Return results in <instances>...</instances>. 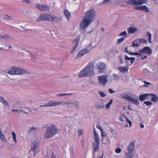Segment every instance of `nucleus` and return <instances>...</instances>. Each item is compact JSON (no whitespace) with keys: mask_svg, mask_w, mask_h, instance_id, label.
Listing matches in <instances>:
<instances>
[{"mask_svg":"<svg viewBox=\"0 0 158 158\" xmlns=\"http://www.w3.org/2000/svg\"><path fill=\"white\" fill-rule=\"evenodd\" d=\"M95 16V11L93 9L87 11L85 14L84 19L80 24V29L85 30L93 21Z\"/></svg>","mask_w":158,"mask_h":158,"instance_id":"nucleus-1","label":"nucleus"},{"mask_svg":"<svg viewBox=\"0 0 158 158\" xmlns=\"http://www.w3.org/2000/svg\"><path fill=\"white\" fill-rule=\"evenodd\" d=\"M94 63L93 62H90L80 72L79 76L80 77H91L94 76Z\"/></svg>","mask_w":158,"mask_h":158,"instance_id":"nucleus-2","label":"nucleus"},{"mask_svg":"<svg viewBox=\"0 0 158 158\" xmlns=\"http://www.w3.org/2000/svg\"><path fill=\"white\" fill-rule=\"evenodd\" d=\"M58 131V129L55 125H51L47 127L44 133V137L45 139L51 138L57 134Z\"/></svg>","mask_w":158,"mask_h":158,"instance_id":"nucleus-3","label":"nucleus"},{"mask_svg":"<svg viewBox=\"0 0 158 158\" xmlns=\"http://www.w3.org/2000/svg\"><path fill=\"white\" fill-rule=\"evenodd\" d=\"M135 141L131 142L127 148V150L124 152L127 158H132L133 152L135 150Z\"/></svg>","mask_w":158,"mask_h":158,"instance_id":"nucleus-4","label":"nucleus"},{"mask_svg":"<svg viewBox=\"0 0 158 158\" xmlns=\"http://www.w3.org/2000/svg\"><path fill=\"white\" fill-rule=\"evenodd\" d=\"M40 151L39 143L36 141L34 140L31 143L30 152L33 153L35 156Z\"/></svg>","mask_w":158,"mask_h":158,"instance_id":"nucleus-5","label":"nucleus"},{"mask_svg":"<svg viewBox=\"0 0 158 158\" xmlns=\"http://www.w3.org/2000/svg\"><path fill=\"white\" fill-rule=\"evenodd\" d=\"M56 18V17L55 16H52L49 14H45L40 15L36 21L38 22L41 20L53 21Z\"/></svg>","mask_w":158,"mask_h":158,"instance_id":"nucleus-6","label":"nucleus"},{"mask_svg":"<svg viewBox=\"0 0 158 158\" xmlns=\"http://www.w3.org/2000/svg\"><path fill=\"white\" fill-rule=\"evenodd\" d=\"M61 104V102L60 101L51 100L48 102L46 103L45 105H41L39 106V107L41 108L43 107H52L56 106Z\"/></svg>","mask_w":158,"mask_h":158,"instance_id":"nucleus-7","label":"nucleus"},{"mask_svg":"<svg viewBox=\"0 0 158 158\" xmlns=\"http://www.w3.org/2000/svg\"><path fill=\"white\" fill-rule=\"evenodd\" d=\"M148 0H128L127 3L130 4L131 5L137 6L141 5L147 2Z\"/></svg>","mask_w":158,"mask_h":158,"instance_id":"nucleus-8","label":"nucleus"},{"mask_svg":"<svg viewBox=\"0 0 158 158\" xmlns=\"http://www.w3.org/2000/svg\"><path fill=\"white\" fill-rule=\"evenodd\" d=\"M96 69H97L100 73L104 72L106 67V64L102 62H100L97 64L96 65Z\"/></svg>","mask_w":158,"mask_h":158,"instance_id":"nucleus-9","label":"nucleus"},{"mask_svg":"<svg viewBox=\"0 0 158 158\" xmlns=\"http://www.w3.org/2000/svg\"><path fill=\"white\" fill-rule=\"evenodd\" d=\"M108 77V75H103L99 76L98 80L100 85H103L104 86H105L108 82V80L107 79Z\"/></svg>","mask_w":158,"mask_h":158,"instance_id":"nucleus-10","label":"nucleus"},{"mask_svg":"<svg viewBox=\"0 0 158 158\" xmlns=\"http://www.w3.org/2000/svg\"><path fill=\"white\" fill-rule=\"evenodd\" d=\"M90 46L91 47L90 48H89V47H88L87 48L83 49L80 51L77 55L75 59H77L78 58L80 57L85 54L88 53L89 52V50L92 49V44H90Z\"/></svg>","mask_w":158,"mask_h":158,"instance_id":"nucleus-11","label":"nucleus"},{"mask_svg":"<svg viewBox=\"0 0 158 158\" xmlns=\"http://www.w3.org/2000/svg\"><path fill=\"white\" fill-rule=\"evenodd\" d=\"M36 8L40 10L41 11H45L46 10L49 11L50 9L49 7L46 5H41L39 3L36 4Z\"/></svg>","mask_w":158,"mask_h":158,"instance_id":"nucleus-12","label":"nucleus"},{"mask_svg":"<svg viewBox=\"0 0 158 158\" xmlns=\"http://www.w3.org/2000/svg\"><path fill=\"white\" fill-rule=\"evenodd\" d=\"M138 52L140 53H145L151 55L152 53V50L149 47L145 46L141 50L139 51Z\"/></svg>","mask_w":158,"mask_h":158,"instance_id":"nucleus-13","label":"nucleus"},{"mask_svg":"<svg viewBox=\"0 0 158 158\" xmlns=\"http://www.w3.org/2000/svg\"><path fill=\"white\" fill-rule=\"evenodd\" d=\"M94 142L92 143L94 150V152H97L99 149V139L98 138H94Z\"/></svg>","mask_w":158,"mask_h":158,"instance_id":"nucleus-14","label":"nucleus"},{"mask_svg":"<svg viewBox=\"0 0 158 158\" xmlns=\"http://www.w3.org/2000/svg\"><path fill=\"white\" fill-rule=\"evenodd\" d=\"M3 39L4 40H12V37L9 34L4 32H2L0 34V40Z\"/></svg>","mask_w":158,"mask_h":158,"instance_id":"nucleus-15","label":"nucleus"},{"mask_svg":"<svg viewBox=\"0 0 158 158\" xmlns=\"http://www.w3.org/2000/svg\"><path fill=\"white\" fill-rule=\"evenodd\" d=\"M134 8V9L137 10H142L147 13H148L149 12L148 8L145 6H141L135 7Z\"/></svg>","mask_w":158,"mask_h":158,"instance_id":"nucleus-16","label":"nucleus"},{"mask_svg":"<svg viewBox=\"0 0 158 158\" xmlns=\"http://www.w3.org/2000/svg\"><path fill=\"white\" fill-rule=\"evenodd\" d=\"M16 75H21L24 74L26 71L23 69L21 68L15 67Z\"/></svg>","mask_w":158,"mask_h":158,"instance_id":"nucleus-17","label":"nucleus"},{"mask_svg":"<svg viewBox=\"0 0 158 158\" xmlns=\"http://www.w3.org/2000/svg\"><path fill=\"white\" fill-rule=\"evenodd\" d=\"M128 99V101L135 104L136 105H138L139 104V103L138 102V98H137L136 99H135L130 97Z\"/></svg>","mask_w":158,"mask_h":158,"instance_id":"nucleus-18","label":"nucleus"},{"mask_svg":"<svg viewBox=\"0 0 158 158\" xmlns=\"http://www.w3.org/2000/svg\"><path fill=\"white\" fill-rule=\"evenodd\" d=\"M137 31V29L133 27H130L127 29L128 33L129 34H133L136 32Z\"/></svg>","mask_w":158,"mask_h":158,"instance_id":"nucleus-19","label":"nucleus"},{"mask_svg":"<svg viewBox=\"0 0 158 158\" xmlns=\"http://www.w3.org/2000/svg\"><path fill=\"white\" fill-rule=\"evenodd\" d=\"M0 102H1L4 106H9V103L6 100L4 99L3 97H0Z\"/></svg>","mask_w":158,"mask_h":158,"instance_id":"nucleus-20","label":"nucleus"},{"mask_svg":"<svg viewBox=\"0 0 158 158\" xmlns=\"http://www.w3.org/2000/svg\"><path fill=\"white\" fill-rule=\"evenodd\" d=\"M47 155L48 158H56L52 150L47 151Z\"/></svg>","mask_w":158,"mask_h":158,"instance_id":"nucleus-21","label":"nucleus"},{"mask_svg":"<svg viewBox=\"0 0 158 158\" xmlns=\"http://www.w3.org/2000/svg\"><path fill=\"white\" fill-rule=\"evenodd\" d=\"M47 155L48 158H56L52 150L47 151Z\"/></svg>","mask_w":158,"mask_h":158,"instance_id":"nucleus-22","label":"nucleus"},{"mask_svg":"<svg viewBox=\"0 0 158 158\" xmlns=\"http://www.w3.org/2000/svg\"><path fill=\"white\" fill-rule=\"evenodd\" d=\"M0 140H1L2 142L4 143H6L7 141L5 136L2 132L0 133Z\"/></svg>","mask_w":158,"mask_h":158,"instance_id":"nucleus-23","label":"nucleus"},{"mask_svg":"<svg viewBox=\"0 0 158 158\" xmlns=\"http://www.w3.org/2000/svg\"><path fill=\"white\" fill-rule=\"evenodd\" d=\"M125 59L126 60H130L131 64H133V62L135 60V58L134 57H129L127 55H125Z\"/></svg>","mask_w":158,"mask_h":158,"instance_id":"nucleus-24","label":"nucleus"},{"mask_svg":"<svg viewBox=\"0 0 158 158\" xmlns=\"http://www.w3.org/2000/svg\"><path fill=\"white\" fill-rule=\"evenodd\" d=\"M151 100L152 102H156L158 101V97L155 94H152Z\"/></svg>","mask_w":158,"mask_h":158,"instance_id":"nucleus-25","label":"nucleus"},{"mask_svg":"<svg viewBox=\"0 0 158 158\" xmlns=\"http://www.w3.org/2000/svg\"><path fill=\"white\" fill-rule=\"evenodd\" d=\"M148 95V94H146L141 95L139 96V99L140 100V101H143L145 99L147 98V97Z\"/></svg>","mask_w":158,"mask_h":158,"instance_id":"nucleus-26","label":"nucleus"},{"mask_svg":"<svg viewBox=\"0 0 158 158\" xmlns=\"http://www.w3.org/2000/svg\"><path fill=\"white\" fill-rule=\"evenodd\" d=\"M29 130L28 131V133H29L34 131H36L37 128L34 126H32L29 128Z\"/></svg>","mask_w":158,"mask_h":158,"instance_id":"nucleus-27","label":"nucleus"},{"mask_svg":"<svg viewBox=\"0 0 158 158\" xmlns=\"http://www.w3.org/2000/svg\"><path fill=\"white\" fill-rule=\"evenodd\" d=\"M118 69L121 72L124 73L127 72L128 69L126 67H120L118 68Z\"/></svg>","mask_w":158,"mask_h":158,"instance_id":"nucleus-28","label":"nucleus"},{"mask_svg":"<svg viewBox=\"0 0 158 158\" xmlns=\"http://www.w3.org/2000/svg\"><path fill=\"white\" fill-rule=\"evenodd\" d=\"M15 67H14L12 69H11L8 72V73L11 75H16V73L15 72Z\"/></svg>","mask_w":158,"mask_h":158,"instance_id":"nucleus-29","label":"nucleus"},{"mask_svg":"<svg viewBox=\"0 0 158 158\" xmlns=\"http://www.w3.org/2000/svg\"><path fill=\"white\" fill-rule=\"evenodd\" d=\"M112 77L113 78V79L114 81H118L120 79L119 76L115 74H114L112 75Z\"/></svg>","mask_w":158,"mask_h":158,"instance_id":"nucleus-30","label":"nucleus"},{"mask_svg":"<svg viewBox=\"0 0 158 158\" xmlns=\"http://www.w3.org/2000/svg\"><path fill=\"white\" fill-rule=\"evenodd\" d=\"M73 95L72 93H67V94H57L56 95V96L59 97H62L64 96L69 95L72 96Z\"/></svg>","mask_w":158,"mask_h":158,"instance_id":"nucleus-31","label":"nucleus"},{"mask_svg":"<svg viewBox=\"0 0 158 158\" xmlns=\"http://www.w3.org/2000/svg\"><path fill=\"white\" fill-rule=\"evenodd\" d=\"M64 14L66 16L67 18L69 19L70 17V13L67 10H64Z\"/></svg>","mask_w":158,"mask_h":158,"instance_id":"nucleus-32","label":"nucleus"},{"mask_svg":"<svg viewBox=\"0 0 158 158\" xmlns=\"http://www.w3.org/2000/svg\"><path fill=\"white\" fill-rule=\"evenodd\" d=\"M139 42V40L137 39L135 40L134 41H133V46L134 47H138L139 45L138 44Z\"/></svg>","mask_w":158,"mask_h":158,"instance_id":"nucleus-33","label":"nucleus"},{"mask_svg":"<svg viewBox=\"0 0 158 158\" xmlns=\"http://www.w3.org/2000/svg\"><path fill=\"white\" fill-rule=\"evenodd\" d=\"M4 18L5 19L9 21L14 19L13 17L10 16L7 14L5 15L4 16Z\"/></svg>","mask_w":158,"mask_h":158,"instance_id":"nucleus-34","label":"nucleus"},{"mask_svg":"<svg viewBox=\"0 0 158 158\" xmlns=\"http://www.w3.org/2000/svg\"><path fill=\"white\" fill-rule=\"evenodd\" d=\"M120 36L123 35V37H124L126 39L127 36V33L126 31H124L121 32L119 35Z\"/></svg>","mask_w":158,"mask_h":158,"instance_id":"nucleus-35","label":"nucleus"},{"mask_svg":"<svg viewBox=\"0 0 158 158\" xmlns=\"http://www.w3.org/2000/svg\"><path fill=\"white\" fill-rule=\"evenodd\" d=\"M129 54L130 55H135L138 56L139 57L141 56V55H142L141 54L140 52H139V53L136 52H129Z\"/></svg>","mask_w":158,"mask_h":158,"instance_id":"nucleus-36","label":"nucleus"},{"mask_svg":"<svg viewBox=\"0 0 158 158\" xmlns=\"http://www.w3.org/2000/svg\"><path fill=\"white\" fill-rule=\"evenodd\" d=\"M126 39L124 37H122L121 38L118 39L117 41V43L120 44L123 42Z\"/></svg>","mask_w":158,"mask_h":158,"instance_id":"nucleus-37","label":"nucleus"},{"mask_svg":"<svg viewBox=\"0 0 158 158\" xmlns=\"http://www.w3.org/2000/svg\"><path fill=\"white\" fill-rule=\"evenodd\" d=\"M79 42L78 41H77L75 44L74 47L73 48L72 50L71 51V52L72 53H73L75 51V49L77 48Z\"/></svg>","mask_w":158,"mask_h":158,"instance_id":"nucleus-38","label":"nucleus"},{"mask_svg":"<svg viewBox=\"0 0 158 158\" xmlns=\"http://www.w3.org/2000/svg\"><path fill=\"white\" fill-rule=\"evenodd\" d=\"M112 102L113 100L112 99H110V102L106 105V108L107 109L109 108L110 107V105H111L112 104Z\"/></svg>","mask_w":158,"mask_h":158,"instance_id":"nucleus-39","label":"nucleus"},{"mask_svg":"<svg viewBox=\"0 0 158 158\" xmlns=\"http://www.w3.org/2000/svg\"><path fill=\"white\" fill-rule=\"evenodd\" d=\"M147 35L148 36V42L149 43H151V34L149 31H148L147 32Z\"/></svg>","mask_w":158,"mask_h":158,"instance_id":"nucleus-40","label":"nucleus"},{"mask_svg":"<svg viewBox=\"0 0 158 158\" xmlns=\"http://www.w3.org/2000/svg\"><path fill=\"white\" fill-rule=\"evenodd\" d=\"M12 134L13 135V139L15 143H16L17 142V140L16 139V135L15 133L14 132V131H13Z\"/></svg>","mask_w":158,"mask_h":158,"instance_id":"nucleus-41","label":"nucleus"},{"mask_svg":"<svg viewBox=\"0 0 158 158\" xmlns=\"http://www.w3.org/2000/svg\"><path fill=\"white\" fill-rule=\"evenodd\" d=\"M124 117L125 118L126 120L129 123V127H130L132 125L131 122V121H130L129 120V119L126 117L125 116H124Z\"/></svg>","mask_w":158,"mask_h":158,"instance_id":"nucleus-42","label":"nucleus"},{"mask_svg":"<svg viewBox=\"0 0 158 158\" xmlns=\"http://www.w3.org/2000/svg\"><path fill=\"white\" fill-rule=\"evenodd\" d=\"M143 82L145 84L143 85V86L144 87H148V86L149 85H151V84L149 82H148L145 81H143Z\"/></svg>","mask_w":158,"mask_h":158,"instance_id":"nucleus-43","label":"nucleus"},{"mask_svg":"<svg viewBox=\"0 0 158 158\" xmlns=\"http://www.w3.org/2000/svg\"><path fill=\"white\" fill-rule=\"evenodd\" d=\"M94 133V138H98V135L97 134L94 128L93 129Z\"/></svg>","mask_w":158,"mask_h":158,"instance_id":"nucleus-44","label":"nucleus"},{"mask_svg":"<svg viewBox=\"0 0 158 158\" xmlns=\"http://www.w3.org/2000/svg\"><path fill=\"white\" fill-rule=\"evenodd\" d=\"M139 42L140 43H147V41L144 39H139Z\"/></svg>","mask_w":158,"mask_h":158,"instance_id":"nucleus-45","label":"nucleus"},{"mask_svg":"<svg viewBox=\"0 0 158 158\" xmlns=\"http://www.w3.org/2000/svg\"><path fill=\"white\" fill-rule=\"evenodd\" d=\"M96 108L98 110L99 109H101L102 108H104V105L103 106H101L99 105L98 104L96 105L95 106Z\"/></svg>","mask_w":158,"mask_h":158,"instance_id":"nucleus-46","label":"nucleus"},{"mask_svg":"<svg viewBox=\"0 0 158 158\" xmlns=\"http://www.w3.org/2000/svg\"><path fill=\"white\" fill-rule=\"evenodd\" d=\"M130 96H129L127 94H125L122 96V98H124L127 101H128V99L130 98Z\"/></svg>","mask_w":158,"mask_h":158,"instance_id":"nucleus-47","label":"nucleus"},{"mask_svg":"<svg viewBox=\"0 0 158 158\" xmlns=\"http://www.w3.org/2000/svg\"><path fill=\"white\" fill-rule=\"evenodd\" d=\"M99 93L100 96L102 97H103L106 96V94L103 91H99Z\"/></svg>","mask_w":158,"mask_h":158,"instance_id":"nucleus-48","label":"nucleus"},{"mask_svg":"<svg viewBox=\"0 0 158 158\" xmlns=\"http://www.w3.org/2000/svg\"><path fill=\"white\" fill-rule=\"evenodd\" d=\"M144 103L148 106H150L152 104V102L149 101L144 102Z\"/></svg>","mask_w":158,"mask_h":158,"instance_id":"nucleus-49","label":"nucleus"},{"mask_svg":"<svg viewBox=\"0 0 158 158\" xmlns=\"http://www.w3.org/2000/svg\"><path fill=\"white\" fill-rule=\"evenodd\" d=\"M56 64L58 66H60L62 64V62L60 60H58L56 61Z\"/></svg>","mask_w":158,"mask_h":158,"instance_id":"nucleus-50","label":"nucleus"},{"mask_svg":"<svg viewBox=\"0 0 158 158\" xmlns=\"http://www.w3.org/2000/svg\"><path fill=\"white\" fill-rule=\"evenodd\" d=\"M101 132V135H102V140L103 139V137L104 136H105V137L107 135V134L105 132H104L103 131H102Z\"/></svg>","mask_w":158,"mask_h":158,"instance_id":"nucleus-51","label":"nucleus"},{"mask_svg":"<svg viewBox=\"0 0 158 158\" xmlns=\"http://www.w3.org/2000/svg\"><path fill=\"white\" fill-rule=\"evenodd\" d=\"M23 3L28 4L31 3V1L30 0H21Z\"/></svg>","mask_w":158,"mask_h":158,"instance_id":"nucleus-52","label":"nucleus"},{"mask_svg":"<svg viewBox=\"0 0 158 158\" xmlns=\"http://www.w3.org/2000/svg\"><path fill=\"white\" fill-rule=\"evenodd\" d=\"M78 134H79V137L81 136V135H82L83 134V130H78Z\"/></svg>","mask_w":158,"mask_h":158,"instance_id":"nucleus-53","label":"nucleus"},{"mask_svg":"<svg viewBox=\"0 0 158 158\" xmlns=\"http://www.w3.org/2000/svg\"><path fill=\"white\" fill-rule=\"evenodd\" d=\"M122 150L120 148H118L115 150V152L117 153H119L121 152Z\"/></svg>","mask_w":158,"mask_h":158,"instance_id":"nucleus-54","label":"nucleus"},{"mask_svg":"<svg viewBox=\"0 0 158 158\" xmlns=\"http://www.w3.org/2000/svg\"><path fill=\"white\" fill-rule=\"evenodd\" d=\"M148 94V95L147 97V100H148V99H151V97H152V94Z\"/></svg>","mask_w":158,"mask_h":158,"instance_id":"nucleus-55","label":"nucleus"},{"mask_svg":"<svg viewBox=\"0 0 158 158\" xmlns=\"http://www.w3.org/2000/svg\"><path fill=\"white\" fill-rule=\"evenodd\" d=\"M19 112H23L26 114H28V113L25 112L22 109H19V110H18V113H19Z\"/></svg>","mask_w":158,"mask_h":158,"instance_id":"nucleus-56","label":"nucleus"},{"mask_svg":"<svg viewBox=\"0 0 158 158\" xmlns=\"http://www.w3.org/2000/svg\"><path fill=\"white\" fill-rule=\"evenodd\" d=\"M68 104H73V103H71L70 102H63V105H68Z\"/></svg>","mask_w":158,"mask_h":158,"instance_id":"nucleus-57","label":"nucleus"},{"mask_svg":"<svg viewBox=\"0 0 158 158\" xmlns=\"http://www.w3.org/2000/svg\"><path fill=\"white\" fill-rule=\"evenodd\" d=\"M109 93L111 94H112L114 93H115V91H113V89H109Z\"/></svg>","mask_w":158,"mask_h":158,"instance_id":"nucleus-58","label":"nucleus"},{"mask_svg":"<svg viewBox=\"0 0 158 158\" xmlns=\"http://www.w3.org/2000/svg\"><path fill=\"white\" fill-rule=\"evenodd\" d=\"M96 127L97 128L99 129L100 130L101 132H102V131H103V128L99 126H98V125H97Z\"/></svg>","mask_w":158,"mask_h":158,"instance_id":"nucleus-59","label":"nucleus"},{"mask_svg":"<svg viewBox=\"0 0 158 158\" xmlns=\"http://www.w3.org/2000/svg\"><path fill=\"white\" fill-rule=\"evenodd\" d=\"M74 106L77 108H78L79 107V105L78 104V103H74V105H73V106Z\"/></svg>","mask_w":158,"mask_h":158,"instance_id":"nucleus-60","label":"nucleus"},{"mask_svg":"<svg viewBox=\"0 0 158 158\" xmlns=\"http://www.w3.org/2000/svg\"><path fill=\"white\" fill-rule=\"evenodd\" d=\"M70 103H73V104H68V106L69 107H72L73 106L74 103L73 102H70Z\"/></svg>","mask_w":158,"mask_h":158,"instance_id":"nucleus-61","label":"nucleus"},{"mask_svg":"<svg viewBox=\"0 0 158 158\" xmlns=\"http://www.w3.org/2000/svg\"><path fill=\"white\" fill-rule=\"evenodd\" d=\"M127 47L125 48V50L124 51L125 52H127V53H129V52H129L127 50Z\"/></svg>","mask_w":158,"mask_h":158,"instance_id":"nucleus-62","label":"nucleus"},{"mask_svg":"<svg viewBox=\"0 0 158 158\" xmlns=\"http://www.w3.org/2000/svg\"><path fill=\"white\" fill-rule=\"evenodd\" d=\"M140 127L142 128H143L144 127V125L142 124V123H140Z\"/></svg>","mask_w":158,"mask_h":158,"instance_id":"nucleus-63","label":"nucleus"},{"mask_svg":"<svg viewBox=\"0 0 158 158\" xmlns=\"http://www.w3.org/2000/svg\"><path fill=\"white\" fill-rule=\"evenodd\" d=\"M119 119L120 121H122V122H124V120H123V118L122 117H120L119 118Z\"/></svg>","mask_w":158,"mask_h":158,"instance_id":"nucleus-64","label":"nucleus"}]
</instances>
